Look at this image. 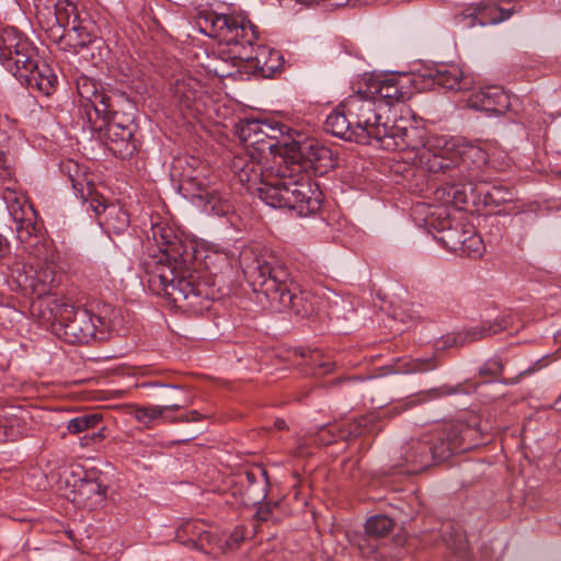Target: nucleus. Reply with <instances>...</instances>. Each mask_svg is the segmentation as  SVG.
Listing matches in <instances>:
<instances>
[{
	"instance_id": "12",
	"label": "nucleus",
	"mask_w": 561,
	"mask_h": 561,
	"mask_svg": "<svg viewBox=\"0 0 561 561\" xmlns=\"http://www.w3.org/2000/svg\"><path fill=\"white\" fill-rule=\"evenodd\" d=\"M514 8L504 9L496 2L488 0L479 4L466 8L456 14V24L462 28H471L476 25L485 26L501 23L512 16Z\"/></svg>"
},
{
	"instance_id": "9",
	"label": "nucleus",
	"mask_w": 561,
	"mask_h": 561,
	"mask_svg": "<svg viewBox=\"0 0 561 561\" xmlns=\"http://www.w3.org/2000/svg\"><path fill=\"white\" fill-rule=\"evenodd\" d=\"M289 128L283 124H271L265 121H244L238 128V135L245 151H252L261 158L273 156L279 157L280 161L285 154L291 136Z\"/></svg>"
},
{
	"instance_id": "25",
	"label": "nucleus",
	"mask_w": 561,
	"mask_h": 561,
	"mask_svg": "<svg viewBox=\"0 0 561 561\" xmlns=\"http://www.w3.org/2000/svg\"><path fill=\"white\" fill-rule=\"evenodd\" d=\"M507 322L508 320L504 317L496 318L493 321H483L480 325L472 327L459 334L458 340L461 344H465L497 334L507 328Z\"/></svg>"
},
{
	"instance_id": "23",
	"label": "nucleus",
	"mask_w": 561,
	"mask_h": 561,
	"mask_svg": "<svg viewBox=\"0 0 561 561\" xmlns=\"http://www.w3.org/2000/svg\"><path fill=\"white\" fill-rule=\"evenodd\" d=\"M427 77L434 84L446 90H462L466 88L462 71L455 65H443L434 70H430Z\"/></svg>"
},
{
	"instance_id": "19",
	"label": "nucleus",
	"mask_w": 561,
	"mask_h": 561,
	"mask_svg": "<svg viewBox=\"0 0 561 561\" xmlns=\"http://www.w3.org/2000/svg\"><path fill=\"white\" fill-rule=\"evenodd\" d=\"M367 89L366 91L371 94L374 100L379 105L380 101L383 100L387 105H394L399 102H404L408 98V92L402 90L399 84V80L393 75L391 76H369L363 78Z\"/></svg>"
},
{
	"instance_id": "6",
	"label": "nucleus",
	"mask_w": 561,
	"mask_h": 561,
	"mask_svg": "<svg viewBox=\"0 0 561 561\" xmlns=\"http://www.w3.org/2000/svg\"><path fill=\"white\" fill-rule=\"evenodd\" d=\"M282 168L290 170L289 174L284 176L288 191L298 187L301 183H308L311 191L318 193V205L310 209L307 216L317 213L322 204V192L318 184L311 179L310 172L316 175H323L333 168L332 151L321 145L316 139H305L304 141L290 138L288 147L283 157Z\"/></svg>"
},
{
	"instance_id": "54",
	"label": "nucleus",
	"mask_w": 561,
	"mask_h": 561,
	"mask_svg": "<svg viewBox=\"0 0 561 561\" xmlns=\"http://www.w3.org/2000/svg\"><path fill=\"white\" fill-rule=\"evenodd\" d=\"M50 13L53 14V20H54V22H55V23H58V20H57V16H56V12H55V11H51ZM57 25H58V27L60 26L59 24H57Z\"/></svg>"
},
{
	"instance_id": "13",
	"label": "nucleus",
	"mask_w": 561,
	"mask_h": 561,
	"mask_svg": "<svg viewBox=\"0 0 561 561\" xmlns=\"http://www.w3.org/2000/svg\"><path fill=\"white\" fill-rule=\"evenodd\" d=\"M96 128L100 131L99 137L114 156L126 159L136 152L137 145L129 126L112 118L103 122Z\"/></svg>"
},
{
	"instance_id": "36",
	"label": "nucleus",
	"mask_w": 561,
	"mask_h": 561,
	"mask_svg": "<svg viewBox=\"0 0 561 561\" xmlns=\"http://www.w3.org/2000/svg\"><path fill=\"white\" fill-rule=\"evenodd\" d=\"M77 88L81 99L85 100L90 105L93 103L95 96L103 92V89L89 78H82L78 81Z\"/></svg>"
},
{
	"instance_id": "29",
	"label": "nucleus",
	"mask_w": 561,
	"mask_h": 561,
	"mask_svg": "<svg viewBox=\"0 0 561 561\" xmlns=\"http://www.w3.org/2000/svg\"><path fill=\"white\" fill-rule=\"evenodd\" d=\"M99 413L82 414L71 419L67 424V430L71 434H79L83 431L95 428L102 421Z\"/></svg>"
},
{
	"instance_id": "32",
	"label": "nucleus",
	"mask_w": 561,
	"mask_h": 561,
	"mask_svg": "<svg viewBox=\"0 0 561 561\" xmlns=\"http://www.w3.org/2000/svg\"><path fill=\"white\" fill-rule=\"evenodd\" d=\"M485 203L489 205L501 206L515 199L513 190L497 184L493 185L485 192Z\"/></svg>"
},
{
	"instance_id": "48",
	"label": "nucleus",
	"mask_w": 561,
	"mask_h": 561,
	"mask_svg": "<svg viewBox=\"0 0 561 561\" xmlns=\"http://www.w3.org/2000/svg\"><path fill=\"white\" fill-rule=\"evenodd\" d=\"M202 419V415L197 411H191L184 416H181L182 422H196Z\"/></svg>"
},
{
	"instance_id": "10",
	"label": "nucleus",
	"mask_w": 561,
	"mask_h": 561,
	"mask_svg": "<svg viewBox=\"0 0 561 561\" xmlns=\"http://www.w3.org/2000/svg\"><path fill=\"white\" fill-rule=\"evenodd\" d=\"M22 84L35 89L44 95L54 92L57 77L46 64L38 65L37 49L33 44H24L21 53L2 62Z\"/></svg>"
},
{
	"instance_id": "7",
	"label": "nucleus",
	"mask_w": 561,
	"mask_h": 561,
	"mask_svg": "<svg viewBox=\"0 0 561 561\" xmlns=\"http://www.w3.org/2000/svg\"><path fill=\"white\" fill-rule=\"evenodd\" d=\"M199 30L207 36L217 39L220 44L232 48V58L236 51H244L257 39L255 26L243 13L217 14L207 12L196 19Z\"/></svg>"
},
{
	"instance_id": "43",
	"label": "nucleus",
	"mask_w": 561,
	"mask_h": 561,
	"mask_svg": "<svg viewBox=\"0 0 561 561\" xmlns=\"http://www.w3.org/2000/svg\"><path fill=\"white\" fill-rule=\"evenodd\" d=\"M435 368V365L431 360L424 363H413V367L409 368L408 373H422Z\"/></svg>"
},
{
	"instance_id": "34",
	"label": "nucleus",
	"mask_w": 561,
	"mask_h": 561,
	"mask_svg": "<svg viewBox=\"0 0 561 561\" xmlns=\"http://www.w3.org/2000/svg\"><path fill=\"white\" fill-rule=\"evenodd\" d=\"M299 355L306 358V365L318 375H327L333 369V363L322 360V355L318 351H310L306 354L300 351Z\"/></svg>"
},
{
	"instance_id": "38",
	"label": "nucleus",
	"mask_w": 561,
	"mask_h": 561,
	"mask_svg": "<svg viewBox=\"0 0 561 561\" xmlns=\"http://www.w3.org/2000/svg\"><path fill=\"white\" fill-rule=\"evenodd\" d=\"M244 539V531L241 528H236L227 538L219 539V548L225 552L234 550Z\"/></svg>"
},
{
	"instance_id": "45",
	"label": "nucleus",
	"mask_w": 561,
	"mask_h": 561,
	"mask_svg": "<svg viewBox=\"0 0 561 561\" xmlns=\"http://www.w3.org/2000/svg\"><path fill=\"white\" fill-rule=\"evenodd\" d=\"M85 486L91 492H96L100 495L105 494V489L101 486V484L93 482V481H87Z\"/></svg>"
},
{
	"instance_id": "1",
	"label": "nucleus",
	"mask_w": 561,
	"mask_h": 561,
	"mask_svg": "<svg viewBox=\"0 0 561 561\" xmlns=\"http://www.w3.org/2000/svg\"><path fill=\"white\" fill-rule=\"evenodd\" d=\"M379 146L389 151L414 152L413 160L432 173H442L446 184L454 188L456 205L466 204L468 191L473 192V181L478 179L486 153L479 147L460 144L445 136H426V130L400 118L387 124Z\"/></svg>"
},
{
	"instance_id": "24",
	"label": "nucleus",
	"mask_w": 561,
	"mask_h": 561,
	"mask_svg": "<svg viewBox=\"0 0 561 561\" xmlns=\"http://www.w3.org/2000/svg\"><path fill=\"white\" fill-rule=\"evenodd\" d=\"M24 44H32L15 27L7 26L0 30V62L7 60L11 56L21 53Z\"/></svg>"
},
{
	"instance_id": "18",
	"label": "nucleus",
	"mask_w": 561,
	"mask_h": 561,
	"mask_svg": "<svg viewBox=\"0 0 561 561\" xmlns=\"http://www.w3.org/2000/svg\"><path fill=\"white\" fill-rule=\"evenodd\" d=\"M466 104L476 111L502 115L510 107V96L501 87L490 85L472 92Z\"/></svg>"
},
{
	"instance_id": "14",
	"label": "nucleus",
	"mask_w": 561,
	"mask_h": 561,
	"mask_svg": "<svg viewBox=\"0 0 561 561\" xmlns=\"http://www.w3.org/2000/svg\"><path fill=\"white\" fill-rule=\"evenodd\" d=\"M237 59L244 60L247 71H252L264 78L273 77L282 68L279 51L266 46L251 45L248 50L236 51Z\"/></svg>"
},
{
	"instance_id": "2",
	"label": "nucleus",
	"mask_w": 561,
	"mask_h": 561,
	"mask_svg": "<svg viewBox=\"0 0 561 561\" xmlns=\"http://www.w3.org/2000/svg\"><path fill=\"white\" fill-rule=\"evenodd\" d=\"M150 230L159 251L144 262L150 286L159 287L186 311L201 313L208 310L215 290L194 266L187 245L164 222H152Z\"/></svg>"
},
{
	"instance_id": "15",
	"label": "nucleus",
	"mask_w": 561,
	"mask_h": 561,
	"mask_svg": "<svg viewBox=\"0 0 561 561\" xmlns=\"http://www.w3.org/2000/svg\"><path fill=\"white\" fill-rule=\"evenodd\" d=\"M170 94L181 108H195V111L199 112L206 90L198 79L191 75L182 73L172 79Z\"/></svg>"
},
{
	"instance_id": "3",
	"label": "nucleus",
	"mask_w": 561,
	"mask_h": 561,
	"mask_svg": "<svg viewBox=\"0 0 561 561\" xmlns=\"http://www.w3.org/2000/svg\"><path fill=\"white\" fill-rule=\"evenodd\" d=\"M267 160L250 150L244 151L233 158L231 170L247 191L257 193L268 206L288 208L295 210L298 216L307 217L310 209L317 207L319 194L312 192L308 183H301L298 187L288 191L284 176L289 174L290 170L282 168L280 161L276 167L272 165L264 170L263 163Z\"/></svg>"
},
{
	"instance_id": "33",
	"label": "nucleus",
	"mask_w": 561,
	"mask_h": 561,
	"mask_svg": "<svg viewBox=\"0 0 561 561\" xmlns=\"http://www.w3.org/2000/svg\"><path fill=\"white\" fill-rule=\"evenodd\" d=\"M483 251V241L481 237L473 231L467 230L463 239H461V248L458 252L468 256H480Z\"/></svg>"
},
{
	"instance_id": "49",
	"label": "nucleus",
	"mask_w": 561,
	"mask_h": 561,
	"mask_svg": "<svg viewBox=\"0 0 561 561\" xmlns=\"http://www.w3.org/2000/svg\"><path fill=\"white\" fill-rule=\"evenodd\" d=\"M0 427H3L4 430L12 427V424L9 421V413L5 411L0 413Z\"/></svg>"
},
{
	"instance_id": "44",
	"label": "nucleus",
	"mask_w": 561,
	"mask_h": 561,
	"mask_svg": "<svg viewBox=\"0 0 561 561\" xmlns=\"http://www.w3.org/2000/svg\"><path fill=\"white\" fill-rule=\"evenodd\" d=\"M104 438L103 428L98 431L96 433H93L90 436H83L81 438V445L82 446H89L92 442H101Z\"/></svg>"
},
{
	"instance_id": "22",
	"label": "nucleus",
	"mask_w": 561,
	"mask_h": 561,
	"mask_svg": "<svg viewBox=\"0 0 561 561\" xmlns=\"http://www.w3.org/2000/svg\"><path fill=\"white\" fill-rule=\"evenodd\" d=\"M242 67L244 60L232 58V48H228V51L220 49L218 56L209 57L204 65L207 72L219 78L233 77Z\"/></svg>"
},
{
	"instance_id": "55",
	"label": "nucleus",
	"mask_w": 561,
	"mask_h": 561,
	"mask_svg": "<svg viewBox=\"0 0 561 561\" xmlns=\"http://www.w3.org/2000/svg\"><path fill=\"white\" fill-rule=\"evenodd\" d=\"M472 430L471 428H466L463 435L465 436H469L471 434Z\"/></svg>"
},
{
	"instance_id": "46",
	"label": "nucleus",
	"mask_w": 561,
	"mask_h": 561,
	"mask_svg": "<svg viewBox=\"0 0 561 561\" xmlns=\"http://www.w3.org/2000/svg\"><path fill=\"white\" fill-rule=\"evenodd\" d=\"M538 365H539V362L535 363L534 365H531L527 369L520 371L519 375L511 381V383H516L519 380L520 377L527 376V375H530V374L535 373L539 368Z\"/></svg>"
},
{
	"instance_id": "52",
	"label": "nucleus",
	"mask_w": 561,
	"mask_h": 561,
	"mask_svg": "<svg viewBox=\"0 0 561 561\" xmlns=\"http://www.w3.org/2000/svg\"><path fill=\"white\" fill-rule=\"evenodd\" d=\"M455 392H456V391H455V390H453L451 388H449V389H444V390H443V393H444V394H451V393H455Z\"/></svg>"
},
{
	"instance_id": "30",
	"label": "nucleus",
	"mask_w": 561,
	"mask_h": 561,
	"mask_svg": "<svg viewBox=\"0 0 561 561\" xmlns=\"http://www.w3.org/2000/svg\"><path fill=\"white\" fill-rule=\"evenodd\" d=\"M12 217L15 222V230L18 238L21 242H25L26 239L33 236L36 231V227L32 222V218L26 217L25 208L21 207L19 210L12 209Z\"/></svg>"
},
{
	"instance_id": "21",
	"label": "nucleus",
	"mask_w": 561,
	"mask_h": 561,
	"mask_svg": "<svg viewBox=\"0 0 561 561\" xmlns=\"http://www.w3.org/2000/svg\"><path fill=\"white\" fill-rule=\"evenodd\" d=\"M5 265L8 275L12 277L20 288L24 290L31 289L33 291H38L39 294L42 293L38 289L41 282L37 279V272L32 265L25 263L18 255L8 257Z\"/></svg>"
},
{
	"instance_id": "11",
	"label": "nucleus",
	"mask_w": 561,
	"mask_h": 561,
	"mask_svg": "<svg viewBox=\"0 0 561 561\" xmlns=\"http://www.w3.org/2000/svg\"><path fill=\"white\" fill-rule=\"evenodd\" d=\"M186 164L192 170H183L181 174V185L183 190L192 194L195 203L208 215L227 216L233 207L229 198L219 192L216 187L209 185L205 178L195 170L198 161L194 158L185 159Z\"/></svg>"
},
{
	"instance_id": "51",
	"label": "nucleus",
	"mask_w": 561,
	"mask_h": 561,
	"mask_svg": "<svg viewBox=\"0 0 561 561\" xmlns=\"http://www.w3.org/2000/svg\"><path fill=\"white\" fill-rule=\"evenodd\" d=\"M296 1L299 2V3H304L306 5L312 4V0H296Z\"/></svg>"
},
{
	"instance_id": "16",
	"label": "nucleus",
	"mask_w": 561,
	"mask_h": 561,
	"mask_svg": "<svg viewBox=\"0 0 561 561\" xmlns=\"http://www.w3.org/2000/svg\"><path fill=\"white\" fill-rule=\"evenodd\" d=\"M87 203L98 217L99 224L107 231L122 233L129 225V218L118 205L107 203V199L96 193Z\"/></svg>"
},
{
	"instance_id": "50",
	"label": "nucleus",
	"mask_w": 561,
	"mask_h": 561,
	"mask_svg": "<svg viewBox=\"0 0 561 561\" xmlns=\"http://www.w3.org/2000/svg\"><path fill=\"white\" fill-rule=\"evenodd\" d=\"M325 434H327V431L324 428L321 430L320 434H319V440L327 445V444H331L335 438H331V437H325Z\"/></svg>"
},
{
	"instance_id": "26",
	"label": "nucleus",
	"mask_w": 561,
	"mask_h": 561,
	"mask_svg": "<svg viewBox=\"0 0 561 561\" xmlns=\"http://www.w3.org/2000/svg\"><path fill=\"white\" fill-rule=\"evenodd\" d=\"M181 404L171 403L169 405H147V407H135L133 414L138 422L148 424L159 417H161L167 410H179Z\"/></svg>"
},
{
	"instance_id": "17",
	"label": "nucleus",
	"mask_w": 561,
	"mask_h": 561,
	"mask_svg": "<svg viewBox=\"0 0 561 561\" xmlns=\"http://www.w3.org/2000/svg\"><path fill=\"white\" fill-rule=\"evenodd\" d=\"M393 528V520L387 515H375L367 519L365 531L354 534L350 539L364 556H371L378 549L377 541L388 536Z\"/></svg>"
},
{
	"instance_id": "56",
	"label": "nucleus",
	"mask_w": 561,
	"mask_h": 561,
	"mask_svg": "<svg viewBox=\"0 0 561 561\" xmlns=\"http://www.w3.org/2000/svg\"><path fill=\"white\" fill-rule=\"evenodd\" d=\"M27 211L33 214V210H32L31 206L27 207Z\"/></svg>"
},
{
	"instance_id": "35",
	"label": "nucleus",
	"mask_w": 561,
	"mask_h": 561,
	"mask_svg": "<svg viewBox=\"0 0 561 561\" xmlns=\"http://www.w3.org/2000/svg\"><path fill=\"white\" fill-rule=\"evenodd\" d=\"M90 107L98 117H102L103 122L113 118L111 117L114 113L112 98L104 91L95 96Z\"/></svg>"
},
{
	"instance_id": "4",
	"label": "nucleus",
	"mask_w": 561,
	"mask_h": 561,
	"mask_svg": "<svg viewBox=\"0 0 561 561\" xmlns=\"http://www.w3.org/2000/svg\"><path fill=\"white\" fill-rule=\"evenodd\" d=\"M241 264L253 290L264 295L272 309H289L301 317L313 312L312 295L299 289L285 263L274 252L243 251Z\"/></svg>"
},
{
	"instance_id": "40",
	"label": "nucleus",
	"mask_w": 561,
	"mask_h": 561,
	"mask_svg": "<svg viewBox=\"0 0 561 561\" xmlns=\"http://www.w3.org/2000/svg\"><path fill=\"white\" fill-rule=\"evenodd\" d=\"M8 135L0 128V170L10 174V159L8 154Z\"/></svg>"
},
{
	"instance_id": "27",
	"label": "nucleus",
	"mask_w": 561,
	"mask_h": 561,
	"mask_svg": "<svg viewBox=\"0 0 561 561\" xmlns=\"http://www.w3.org/2000/svg\"><path fill=\"white\" fill-rule=\"evenodd\" d=\"M404 457L407 462L413 463L417 468L428 466L432 459L430 446L421 442L410 445L405 450Z\"/></svg>"
},
{
	"instance_id": "47",
	"label": "nucleus",
	"mask_w": 561,
	"mask_h": 561,
	"mask_svg": "<svg viewBox=\"0 0 561 561\" xmlns=\"http://www.w3.org/2000/svg\"><path fill=\"white\" fill-rule=\"evenodd\" d=\"M10 251V244L8 240L0 234V260L4 259V256Z\"/></svg>"
},
{
	"instance_id": "20",
	"label": "nucleus",
	"mask_w": 561,
	"mask_h": 561,
	"mask_svg": "<svg viewBox=\"0 0 561 561\" xmlns=\"http://www.w3.org/2000/svg\"><path fill=\"white\" fill-rule=\"evenodd\" d=\"M60 170L68 176L77 196L84 203L98 193L91 175L87 172L84 167H81L75 160L62 161L60 163Z\"/></svg>"
},
{
	"instance_id": "39",
	"label": "nucleus",
	"mask_w": 561,
	"mask_h": 561,
	"mask_svg": "<svg viewBox=\"0 0 561 561\" xmlns=\"http://www.w3.org/2000/svg\"><path fill=\"white\" fill-rule=\"evenodd\" d=\"M369 423V420L368 417L366 416H363L356 421H354L353 423L348 424V430L345 431H341V434H340V438L342 439H347L350 437H356V436H360L362 434L365 433V427L368 425Z\"/></svg>"
},
{
	"instance_id": "53",
	"label": "nucleus",
	"mask_w": 561,
	"mask_h": 561,
	"mask_svg": "<svg viewBox=\"0 0 561 561\" xmlns=\"http://www.w3.org/2000/svg\"><path fill=\"white\" fill-rule=\"evenodd\" d=\"M276 426H277L279 430H282V428H284V426H285V422H284V421H277V422H276Z\"/></svg>"
},
{
	"instance_id": "41",
	"label": "nucleus",
	"mask_w": 561,
	"mask_h": 561,
	"mask_svg": "<svg viewBox=\"0 0 561 561\" xmlns=\"http://www.w3.org/2000/svg\"><path fill=\"white\" fill-rule=\"evenodd\" d=\"M219 539L217 535L213 534L209 530H203L198 534V538L196 540H192V547L195 549L204 550L205 543L207 545H217L219 547Z\"/></svg>"
},
{
	"instance_id": "5",
	"label": "nucleus",
	"mask_w": 561,
	"mask_h": 561,
	"mask_svg": "<svg viewBox=\"0 0 561 561\" xmlns=\"http://www.w3.org/2000/svg\"><path fill=\"white\" fill-rule=\"evenodd\" d=\"M387 124L377 101L359 88L327 117L325 129L344 140L369 145L385 136Z\"/></svg>"
},
{
	"instance_id": "31",
	"label": "nucleus",
	"mask_w": 561,
	"mask_h": 561,
	"mask_svg": "<svg viewBox=\"0 0 561 561\" xmlns=\"http://www.w3.org/2000/svg\"><path fill=\"white\" fill-rule=\"evenodd\" d=\"M465 232H467V230L450 228L449 222L447 221L442 224V236L436 238L446 249L453 252H458L459 248H461V239H463Z\"/></svg>"
},
{
	"instance_id": "37",
	"label": "nucleus",
	"mask_w": 561,
	"mask_h": 561,
	"mask_svg": "<svg viewBox=\"0 0 561 561\" xmlns=\"http://www.w3.org/2000/svg\"><path fill=\"white\" fill-rule=\"evenodd\" d=\"M504 369V363L500 357H492L488 359L479 369L481 376L496 378Z\"/></svg>"
},
{
	"instance_id": "8",
	"label": "nucleus",
	"mask_w": 561,
	"mask_h": 561,
	"mask_svg": "<svg viewBox=\"0 0 561 561\" xmlns=\"http://www.w3.org/2000/svg\"><path fill=\"white\" fill-rule=\"evenodd\" d=\"M53 324L56 334L71 344L105 340L110 330V324L99 316L68 304L59 306Z\"/></svg>"
},
{
	"instance_id": "42",
	"label": "nucleus",
	"mask_w": 561,
	"mask_h": 561,
	"mask_svg": "<svg viewBox=\"0 0 561 561\" xmlns=\"http://www.w3.org/2000/svg\"><path fill=\"white\" fill-rule=\"evenodd\" d=\"M72 33L77 34L79 37L77 41L73 42V46H85L91 41L89 34L87 33L82 35L81 30L79 27H72V30L68 33V37L71 38Z\"/></svg>"
},
{
	"instance_id": "28",
	"label": "nucleus",
	"mask_w": 561,
	"mask_h": 561,
	"mask_svg": "<svg viewBox=\"0 0 561 561\" xmlns=\"http://www.w3.org/2000/svg\"><path fill=\"white\" fill-rule=\"evenodd\" d=\"M468 447L462 446L456 438L448 440L442 439L438 445L430 446V453L433 460L443 461L451 454L462 451Z\"/></svg>"
}]
</instances>
